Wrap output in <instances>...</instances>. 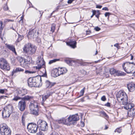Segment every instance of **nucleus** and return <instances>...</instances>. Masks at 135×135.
Returning a JSON list of instances; mask_svg holds the SVG:
<instances>
[{
  "label": "nucleus",
  "instance_id": "15",
  "mask_svg": "<svg viewBox=\"0 0 135 135\" xmlns=\"http://www.w3.org/2000/svg\"><path fill=\"white\" fill-rule=\"evenodd\" d=\"M18 94L21 96L25 95L27 93L26 89L23 88H20L17 89Z\"/></svg>",
  "mask_w": 135,
  "mask_h": 135
},
{
  "label": "nucleus",
  "instance_id": "40",
  "mask_svg": "<svg viewBox=\"0 0 135 135\" xmlns=\"http://www.w3.org/2000/svg\"><path fill=\"white\" fill-rule=\"evenodd\" d=\"M22 123L23 126H25V120L23 115L22 117Z\"/></svg>",
  "mask_w": 135,
  "mask_h": 135
},
{
  "label": "nucleus",
  "instance_id": "42",
  "mask_svg": "<svg viewBox=\"0 0 135 135\" xmlns=\"http://www.w3.org/2000/svg\"><path fill=\"white\" fill-rule=\"evenodd\" d=\"M101 100L103 101H105L106 100V98L105 96H103L101 98Z\"/></svg>",
  "mask_w": 135,
  "mask_h": 135
},
{
  "label": "nucleus",
  "instance_id": "20",
  "mask_svg": "<svg viewBox=\"0 0 135 135\" xmlns=\"http://www.w3.org/2000/svg\"><path fill=\"white\" fill-rule=\"evenodd\" d=\"M6 47L12 52L14 53L15 54H17V53L15 51V49L14 46L8 44H6Z\"/></svg>",
  "mask_w": 135,
  "mask_h": 135
},
{
  "label": "nucleus",
  "instance_id": "56",
  "mask_svg": "<svg viewBox=\"0 0 135 135\" xmlns=\"http://www.w3.org/2000/svg\"><path fill=\"white\" fill-rule=\"evenodd\" d=\"M81 127H83L84 126L85 124L83 122H81Z\"/></svg>",
  "mask_w": 135,
  "mask_h": 135
},
{
  "label": "nucleus",
  "instance_id": "53",
  "mask_svg": "<svg viewBox=\"0 0 135 135\" xmlns=\"http://www.w3.org/2000/svg\"><path fill=\"white\" fill-rule=\"evenodd\" d=\"M37 134L38 135H44L43 133L41 131H40L39 132H38L37 133Z\"/></svg>",
  "mask_w": 135,
  "mask_h": 135
},
{
  "label": "nucleus",
  "instance_id": "19",
  "mask_svg": "<svg viewBox=\"0 0 135 135\" xmlns=\"http://www.w3.org/2000/svg\"><path fill=\"white\" fill-rule=\"evenodd\" d=\"M128 115L130 117H133L135 116V108L133 107L128 112Z\"/></svg>",
  "mask_w": 135,
  "mask_h": 135
},
{
  "label": "nucleus",
  "instance_id": "8",
  "mask_svg": "<svg viewBox=\"0 0 135 135\" xmlns=\"http://www.w3.org/2000/svg\"><path fill=\"white\" fill-rule=\"evenodd\" d=\"M0 132L2 135H11V131L5 124H1L0 126Z\"/></svg>",
  "mask_w": 135,
  "mask_h": 135
},
{
  "label": "nucleus",
  "instance_id": "48",
  "mask_svg": "<svg viewBox=\"0 0 135 135\" xmlns=\"http://www.w3.org/2000/svg\"><path fill=\"white\" fill-rule=\"evenodd\" d=\"M102 10H105V11H108V8L107 7H104L102 8Z\"/></svg>",
  "mask_w": 135,
  "mask_h": 135
},
{
  "label": "nucleus",
  "instance_id": "49",
  "mask_svg": "<svg viewBox=\"0 0 135 135\" xmlns=\"http://www.w3.org/2000/svg\"><path fill=\"white\" fill-rule=\"evenodd\" d=\"M50 135H58V134L57 133L54 132L52 134H50Z\"/></svg>",
  "mask_w": 135,
  "mask_h": 135
},
{
  "label": "nucleus",
  "instance_id": "28",
  "mask_svg": "<svg viewBox=\"0 0 135 135\" xmlns=\"http://www.w3.org/2000/svg\"><path fill=\"white\" fill-rule=\"evenodd\" d=\"M124 73L120 71L116 70L115 74L118 76H121L124 75Z\"/></svg>",
  "mask_w": 135,
  "mask_h": 135
},
{
  "label": "nucleus",
  "instance_id": "37",
  "mask_svg": "<svg viewBox=\"0 0 135 135\" xmlns=\"http://www.w3.org/2000/svg\"><path fill=\"white\" fill-rule=\"evenodd\" d=\"M55 24H52L51 27V31L52 32V33H53L55 29Z\"/></svg>",
  "mask_w": 135,
  "mask_h": 135
},
{
  "label": "nucleus",
  "instance_id": "12",
  "mask_svg": "<svg viewBox=\"0 0 135 135\" xmlns=\"http://www.w3.org/2000/svg\"><path fill=\"white\" fill-rule=\"evenodd\" d=\"M38 125L33 123H29L27 126V129L28 131L32 133H36L38 129Z\"/></svg>",
  "mask_w": 135,
  "mask_h": 135
},
{
  "label": "nucleus",
  "instance_id": "64",
  "mask_svg": "<svg viewBox=\"0 0 135 135\" xmlns=\"http://www.w3.org/2000/svg\"><path fill=\"white\" fill-rule=\"evenodd\" d=\"M131 73H133V74L134 75V76H135V71L133 72H131Z\"/></svg>",
  "mask_w": 135,
  "mask_h": 135
},
{
  "label": "nucleus",
  "instance_id": "21",
  "mask_svg": "<svg viewBox=\"0 0 135 135\" xmlns=\"http://www.w3.org/2000/svg\"><path fill=\"white\" fill-rule=\"evenodd\" d=\"M67 44L73 48H75L76 46V42L75 41H71L70 42H67Z\"/></svg>",
  "mask_w": 135,
  "mask_h": 135
},
{
  "label": "nucleus",
  "instance_id": "6",
  "mask_svg": "<svg viewBox=\"0 0 135 135\" xmlns=\"http://www.w3.org/2000/svg\"><path fill=\"white\" fill-rule=\"evenodd\" d=\"M31 114L36 115L38 114V105L37 103L35 101L31 102L29 105Z\"/></svg>",
  "mask_w": 135,
  "mask_h": 135
},
{
  "label": "nucleus",
  "instance_id": "60",
  "mask_svg": "<svg viewBox=\"0 0 135 135\" xmlns=\"http://www.w3.org/2000/svg\"><path fill=\"white\" fill-rule=\"evenodd\" d=\"M6 96H1L0 97V99L3 98L4 97H6Z\"/></svg>",
  "mask_w": 135,
  "mask_h": 135
},
{
  "label": "nucleus",
  "instance_id": "35",
  "mask_svg": "<svg viewBox=\"0 0 135 135\" xmlns=\"http://www.w3.org/2000/svg\"><path fill=\"white\" fill-rule=\"evenodd\" d=\"M34 71H31L28 70H26L25 72V73L26 74H33L35 73Z\"/></svg>",
  "mask_w": 135,
  "mask_h": 135
},
{
  "label": "nucleus",
  "instance_id": "57",
  "mask_svg": "<svg viewBox=\"0 0 135 135\" xmlns=\"http://www.w3.org/2000/svg\"><path fill=\"white\" fill-rule=\"evenodd\" d=\"M130 55L131 56V60H133V56L131 54H130Z\"/></svg>",
  "mask_w": 135,
  "mask_h": 135
},
{
  "label": "nucleus",
  "instance_id": "61",
  "mask_svg": "<svg viewBox=\"0 0 135 135\" xmlns=\"http://www.w3.org/2000/svg\"><path fill=\"white\" fill-rule=\"evenodd\" d=\"M98 51L97 50H96V51L95 53V54H94V55H97L98 54Z\"/></svg>",
  "mask_w": 135,
  "mask_h": 135
},
{
  "label": "nucleus",
  "instance_id": "41",
  "mask_svg": "<svg viewBox=\"0 0 135 135\" xmlns=\"http://www.w3.org/2000/svg\"><path fill=\"white\" fill-rule=\"evenodd\" d=\"M122 131V129L120 128H117L114 131L115 132H117L118 133H120Z\"/></svg>",
  "mask_w": 135,
  "mask_h": 135
},
{
  "label": "nucleus",
  "instance_id": "11",
  "mask_svg": "<svg viewBox=\"0 0 135 135\" xmlns=\"http://www.w3.org/2000/svg\"><path fill=\"white\" fill-rule=\"evenodd\" d=\"M37 124L42 131H45L48 129V126L47 123L42 120H39L37 121Z\"/></svg>",
  "mask_w": 135,
  "mask_h": 135
},
{
  "label": "nucleus",
  "instance_id": "30",
  "mask_svg": "<svg viewBox=\"0 0 135 135\" xmlns=\"http://www.w3.org/2000/svg\"><path fill=\"white\" fill-rule=\"evenodd\" d=\"M36 33L38 34V32L35 29L30 30L28 32V34H36Z\"/></svg>",
  "mask_w": 135,
  "mask_h": 135
},
{
  "label": "nucleus",
  "instance_id": "52",
  "mask_svg": "<svg viewBox=\"0 0 135 135\" xmlns=\"http://www.w3.org/2000/svg\"><path fill=\"white\" fill-rule=\"evenodd\" d=\"M75 0H68V3L69 4L71 3L73 1H74Z\"/></svg>",
  "mask_w": 135,
  "mask_h": 135
},
{
  "label": "nucleus",
  "instance_id": "5",
  "mask_svg": "<svg viewBox=\"0 0 135 135\" xmlns=\"http://www.w3.org/2000/svg\"><path fill=\"white\" fill-rule=\"evenodd\" d=\"M117 98L118 102L121 104H125V102L128 100L127 95L126 93L123 91H119L116 95Z\"/></svg>",
  "mask_w": 135,
  "mask_h": 135
},
{
  "label": "nucleus",
  "instance_id": "47",
  "mask_svg": "<svg viewBox=\"0 0 135 135\" xmlns=\"http://www.w3.org/2000/svg\"><path fill=\"white\" fill-rule=\"evenodd\" d=\"M110 15V13L106 12L105 14V17H106L107 16H109Z\"/></svg>",
  "mask_w": 135,
  "mask_h": 135
},
{
  "label": "nucleus",
  "instance_id": "9",
  "mask_svg": "<svg viewBox=\"0 0 135 135\" xmlns=\"http://www.w3.org/2000/svg\"><path fill=\"white\" fill-rule=\"evenodd\" d=\"M0 67L1 69L3 70H9L10 67L8 63L4 58L0 59Z\"/></svg>",
  "mask_w": 135,
  "mask_h": 135
},
{
  "label": "nucleus",
  "instance_id": "39",
  "mask_svg": "<svg viewBox=\"0 0 135 135\" xmlns=\"http://www.w3.org/2000/svg\"><path fill=\"white\" fill-rule=\"evenodd\" d=\"M102 113L103 114V117H105V118H107L108 117V116L104 112H102Z\"/></svg>",
  "mask_w": 135,
  "mask_h": 135
},
{
  "label": "nucleus",
  "instance_id": "50",
  "mask_svg": "<svg viewBox=\"0 0 135 135\" xmlns=\"http://www.w3.org/2000/svg\"><path fill=\"white\" fill-rule=\"evenodd\" d=\"M102 7V6L97 5H96V8H101Z\"/></svg>",
  "mask_w": 135,
  "mask_h": 135
},
{
  "label": "nucleus",
  "instance_id": "58",
  "mask_svg": "<svg viewBox=\"0 0 135 135\" xmlns=\"http://www.w3.org/2000/svg\"><path fill=\"white\" fill-rule=\"evenodd\" d=\"M100 15V14H97L95 15L96 17L98 19Z\"/></svg>",
  "mask_w": 135,
  "mask_h": 135
},
{
  "label": "nucleus",
  "instance_id": "38",
  "mask_svg": "<svg viewBox=\"0 0 135 135\" xmlns=\"http://www.w3.org/2000/svg\"><path fill=\"white\" fill-rule=\"evenodd\" d=\"M22 99V98L18 96H17L15 97L12 100L15 101H17L18 100L20 99Z\"/></svg>",
  "mask_w": 135,
  "mask_h": 135
},
{
  "label": "nucleus",
  "instance_id": "55",
  "mask_svg": "<svg viewBox=\"0 0 135 135\" xmlns=\"http://www.w3.org/2000/svg\"><path fill=\"white\" fill-rule=\"evenodd\" d=\"M23 13H24V12H23L22 15L21 17L20 21H21V20L22 21L23 20V18H24V15H23Z\"/></svg>",
  "mask_w": 135,
  "mask_h": 135
},
{
  "label": "nucleus",
  "instance_id": "32",
  "mask_svg": "<svg viewBox=\"0 0 135 135\" xmlns=\"http://www.w3.org/2000/svg\"><path fill=\"white\" fill-rule=\"evenodd\" d=\"M59 59H55L52 60H50L49 62V64H51L53 63H54L57 61H59Z\"/></svg>",
  "mask_w": 135,
  "mask_h": 135
},
{
  "label": "nucleus",
  "instance_id": "59",
  "mask_svg": "<svg viewBox=\"0 0 135 135\" xmlns=\"http://www.w3.org/2000/svg\"><path fill=\"white\" fill-rule=\"evenodd\" d=\"M86 34H89L91 33L90 30L86 31Z\"/></svg>",
  "mask_w": 135,
  "mask_h": 135
},
{
  "label": "nucleus",
  "instance_id": "10",
  "mask_svg": "<svg viewBox=\"0 0 135 135\" xmlns=\"http://www.w3.org/2000/svg\"><path fill=\"white\" fill-rule=\"evenodd\" d=\"M37 66H36V69L39 70L41 68L45 67V62L42 56H40L38 57L37 60Z\"/></svg>",
  "mask_w": 135,
  "mask_h": 135
},
{
  "label": "nucleus",
  "instance_id": "24",
  "mask_svg": "<svg viewBox=\"0 0 135 135\" xmlns=\"http://www.w3.org/2000/svg\"><path fill=\"white\" fill-rule=\"evenodd\" d=\"M58 69L60 75L66 73L67 71V69L65 68H59Z\"/></svg>",
  "mask_w": 135,
  "mask_h": 135
},
{
  "label": "nucleus",
  "instance_id": "36",
  "mask_svg": "<svg viewBox=\"0 0 135 135\" xmlns=\"http://www.w3.org/2000/svg\"><path fill=\"white\" fill-rule=\"evenodd\" d=\"M85 89V88L84 87L83 89L80 91V95L79 96V97H80L81 96H82L84 94V90Z\"/></svg>",
  "mask_w": 135,
  "mask_h": 135
},
{
  "label": "nucleus",
  "instance_id": "4",
  "mask_svg": "<svg viewBox=\"0 0 135 135\" xmlns=\"http://www.w3.org/2000/svg\"><path fill=\"white\" fill-rule=\"evenodd\" d=\"M134 62H126L122 65L124 70L128 73H130L135 69V65H133Z\"/></svg>",
  "mask_w": 135,
  "mask_h": 135
},
{
  "label": "nucleus",
  "instance_id": "51",
  "mask_svg": "<svg viewBox=\"0 0 135 135\" xmlns=\"http://www.w3.org/2000/svg\"><path fill=\"white\" fill-rule=\"evenodd\" d=\"M119 44L117 43L114 45V46L115 47H116L118 49L119 48L118 47L119 46H118Z\"/></svg>",
  "mask_w": 135,
  "mask_h": 135
},
{
  "label": "nucleus",
  "instance_id": "13",
  "mask_svg": "<svg viewBox=\"0 0 135 135\" xmlns=\"http://www.w3.org/2000/svg\"><path fill=\"white\" fill-rule=\"evenodd\" d=\"M26 103L25 101L21 100L18 103V107L21 111H24L26 108Z\"/></svg>",
  "mask_w": 135,
  "mask_h": 135
},
{
  "label": "nucleus",
  "instance_id": "46",
  "mask_svg": "<svg viewBox=\"0 0 135 135\" xmlns=\"http://www.w3.org/2000/svg\"><path fill=\"white\" fill-rule=\"evenodd\" d=\"M105 105L108 107H109L110 106V103L108 102L106 104H105Z\"/></svg>",
  "mask_w": 135,
  "mask_h": 135
},
{
  "label": "nucleus",
  "instance_id": "45",
  "mask_svg": "<svg viewBox=\"0 0 135 135\" xmlns=\"http://www.w3.org/2000/svg\"><path fill=\"white\" fill-rule=\"evenodd\" d=\"M6 89H0V93L1 94H4V92Z\"/></svg>",
  "mask_w": 135,
  "mask_h": 135
},
{
  "label": "nucleus",
  "instance_id": "17",
  "mask_svg": "<svg viewBox=\"0 0 135 135\" xmlns=\"http://www.w3.org/2000/svg\"><path fill=\"white\" fill-rule=\"evenodd\" d=\"M127 86L129 91L132 92L135 89V84L133 83H130L127 85Z\"/></svg>",
  "mask_w": 135,
  "mask_h": 135
},
{
  "label": "nucleus",
  "instance_id": "14",
  "mask_svg": "<svg viewBox=\"0 0 135 135\" xmlns=\"http://www.w3.org/2000/svg\"><path fill=\"white\" fill-rule=\"evenodd\" d=\"M79 119L78 115L77 114L72 116L70 115L68 118V120L69 122L72 121H76L78 120Z\"/></svg>",
  "mask_w": 135,
  "mask_h": 135
},
{
  "label": "nucleus",
  "instance_id": "34",
  "mask_svg": "<svg viewBox=\"0 0 135 135\" xmlns=\"http://www.w3.org/2000/svg\"><path fill=\"white\" fill-rule=\"evenodd\" d=\"M3 22L2 21H0V34H1L2 31L3 30V27L2 26Z\"/></svg>",
  "mask_w": 135,
  "mask_h": 135
},
{
  "label": "nucleus",
  "instance_id": "63",
  "mask_svg": "<svg viewBox=\"0 0 135 135\" xmlns=\"http://www.w3.org/2000/svg\"><path fill=\"white\" fill-rule=\"evenodd\" d=\"M97 14H100V13L99 12V11L98 10V11H97Z\"/></svg>",
  "mask_w": 135,
  "mask_h": 135
},
{
  "label": "nucleus",
  "instance_id": "16",
  "mask_svg": "<svg viewBox=\"0 0 135 135\" xmlns=\"http://www.w3.org/2000/svg\"><path fill=\"white\" fill-rule=\"evenodd\" d=\"M128 100H127L126 101L124 102H125V104H122L124 105V108L127 109H129V110L132 108L133 107H134V105L133 104V103H128L127 102Z\"/></svg>",
  "mask_w": 135,
  "mask_h": 135
},
{
  "label": "nucleus",
  "instance_id": "27",
  "mask_svg": "<svg viewBox=\"0 0 135 135\" xmlns=\"http://www.w3.org/2000/svg\"><path fill=\"white\" fill-rule=\"evenodd\" d=\"M27 36L28 39L37 38L36 34H27Z\"/></svg>",
  "mask_w": 135,
  "mask_h": 135
},
{
  "label": "nucleus",
  "instance_id": "33",
  "mask_svg": "<svg viewBox=\"0 0 135 135\" xmlns=\"http://www.w3.org/2000/svg\"><path fill=\"white\" fill-rule=\"evenodd\" d=\"M110 72L111 74H115L116 72V70L114 68H112L110 70Z\"/></svg>",
  "mask_w": 135,
  "mask_h": 135
},
{
  "label": "nucleus",
  "instance_id": "23",
  "mask_svg": "<svg viewBox=\"0 0 135 135\" xmlns=\"http://www.w3.org/2000/svg\"><path fill=\"white\" fill-rule=\"evenodd\" d=\"M55 84V83H51L48 80H47L46 81V86L48 88H51Z\"/></svg>",
  "mask_w": 135,
  "mask_h": 135
},
{
  "label": "nucleus",
  "instance_id": "44",
  "mask_svg": "<svg viewBox=\"0 0 135 135\" xmlns=\"http://www.w3.org/2000/svg\"><path fill=\"white\" fill-rule=\"evenodd\" d=\"M3 9L5 11H7L8 9V7L7 5H5L3 7Z\"/></svg>",
  "mask_w": 135,
  "mask_h": 135
},
{
  "label": "nucleus",
  "instance_id": "62",
  "mask_svg": "<svg viewBox=\"0 0 135 135\" xmlns=\"http://www.w3.org/2000/svg\"><path fill=\"white\" fill-rule=\"evenodd\" d=\"M108 128V127L106 125H105V129H107Z\"/></svg>",
  "mask_w": 135,
  "mask_h": 135
},
{
  "label": "nucleus",
  "instance_id": "25",
  "mask_svg": "<svg viewBox=\"0 0 135 135\" xmlns=\"http://www.w3.org/2000/svg\"><path fill=\"white\" fill-rule=\"evenodd\" d=\"M67 119L65 118H62L60 119L57 120L56 121L59 124H65Z\"/></svg>",
  "mask_w": 135,
  "mask_h": 135
},
{
  "label": "nucleus",
  "instance_id": "7",
  "mask_svg": "<svg viewBox=\"0 0 135 135\" xmlns=\"http://www.w3.org/2000/svg\"><path fill=\"white\" fill-rule=\"evenodd\" d=\"M13 110V107L10 104L4 107L2 110V114L3 117L6 118L9 117Z\"/></svg>",
  "mask_w": 135,
  "mask_h": 135
},
{
  "label": "nucleus",
  "instance_id": "29",
  "mask_svg": "<svg viewBox=\"0 0 135 135\" xmlns=\"http://www.w3.org/2000/svg\"><path fill=\"white\" fill-rule=\"evenodd\" d=\"M24 70L20 68H17L14 69L13 72L14 73H16L18 72L23 71Z\"/></svg>",
  "mask_w": 135,
  "mask_h": 135
},
{
  "label": "nucleus",
  "instance_id": "18",
  "mask_svg": "<svg viewBox=\"0 0 135 135\" xmlns=\"http://www.w3.org/2000/svg\"><path fill=\"white\" fill-rule=\"evenodd\" d=\"M52 76L54 77H56L60 75L58 69L56 68L53 70L52 71Z\"/></svg>",
  "mask_w": 135,
  "mask_h": 135
},
{
  "label": "nucleus",
  "instance_id": "43",
  "mask_svg": "<svg viewBox=\"0 0 135 135\" xmlns=\"http://www.w3.org/2000/svg\"><path fill=\"white\" fill-rule=\"evenodd\" d=\"M94 29L96 31H98L100 30V29L98 27H95Z\"/></svg>",
  "mask_w": 135,
  "mask_h": 135
},
{
  "label": "nucleus",
  "instance_id": "54",
  "mask_svg": "<svg viewBox=\"0 0 135 135\" xmlns=\"http://www.w3.org/2000/svg\"><path fill=\"white\" fill-rule=\"evenodd\" d=\"M93 14V15H95L96 14V11L95 10H93L92 11Z\"/></svg>",
  "mask_w": 135,
  "mask_h": 135
},
{
  "label": "nucleus",
  "instance_id": "22",
  "mask_svg": "<svg viewBox=\"0 0 135 135\" xmlns=\"http://www.w3.org/2000/svg\"><path fill=\"white\" fill-rule=\"evenodd\" d=\"M52 94L50 92H48L46 94L44 95H42V99L43 102L45 101Z\"/></svg>",
  "mask_w": 135,
  "mask_h": 135
},
{
  "label": "nucleus",
  "instance_id": "2",
  "mask_svg": "<svg viewBox=\"0 0 135 135\" xmlns=\"http://www.w3.org/2000/svg\"><path fill=\"white\" fill-rule=\"evenodd\" d=\"M17 58L20 63V65L24 68H27L32 61L31 57L29 56L27 57L26 59L20 56L17 57Z\"/></svg>",
  "mask_w": 135,
  "mask_h": 135
},
{
  "label": "nucleus",
  "instance_id": "31",
  "mask_svg": "<svg viewBox=\"0 0 135 135\" xmlns=\"http://www.w3.org/2000/svg\"><path fill=\"white\" fill-rule=\"evenodd\" d=\"M18 38L17 40V41L19 42L23 38V36L22 35L18 34Z\"/></svg>",
  "mask_w": 135,
  "mask_h": 135
},
{
  "label": "nucleus",
  "instance_id": "1",
  "mask_svg": "<svg viewBox=\"0 0 135 135\" xmlns=\"http://www.w3.org/2000/svg\"><path fill=\"white\" fill-rule=\"evenodd\" d=\"M28 85L30 87H41L42 85L41 77L38 76L30 78L28 80Z\"/></svg>",
  "mask_w": 135,
  "mask_h": 135
},
{
  "label": "nucleus",
  "instance_id": "3",
  "mask_svg": "<svg viewBox=\"0 0 135 135\" xmlns=\"http://www.w3.org/2000/svg\"><path fill=\"white\" fill-rule=\"evenodd\" d=\"M36 49V46L32 45L30 43H28L25 45L23 50L28 55H31L35 53Z\"/></svg>",
  "mask_w": 135,
  "mask_h": 135
},
{
  "label": "nucleus",
  "instance_id": "26",
  "mask_svg": "<svg viewBox=\"0 0 135 135\" xmlns=\"http://www.w3.org/2000/svg\"><path fill=\"white\" fill-rule=\"evenodd\" d=\"M33 97L29 95H26L24 97L22 98V100H31L33 99Z\"/></svg>",
  "mask_w": 135,
  "mask_h": 135
}]
</instances>
